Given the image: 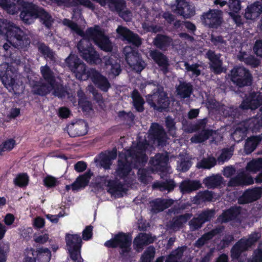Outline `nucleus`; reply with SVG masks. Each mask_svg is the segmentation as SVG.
I'll return each instance as SVG.
<instances>
[{"mask_svg":"<svg viewBox=\"0 0 262 262\" xmlns=\"http://www.w3.org/2000/svg\"><path fill=\"white\" fill-rule=\"evenodd\" d=\"M28 177L27 174L22 173L18 174L14 179V182L16 185L19 187L26 186L28 183Z\"/></svg>","mask_w":262,"mask_h":262,"instance_id":"69168bd1","label":"nucleus"},{"mask_svg":"<svg viewBox=\"0 0 262 262\" xmlns=\"http://www.w3.org/2000/svg\"><path fill=\"white\" fill-rule=\"evenodd\" d=\"M172 10L184 17H191L195 13L194 7L185 0H178L177 6L172 7Z\"/></svg>","mask_w":262,"mask_h":262,"instance_id":"412c9836","label":"nucleus"},{"mask_svg":"<svg viewBox=\"0 0 262 262\" xmlns=\"http://www.w3.org/2000/svg\"><path fill=\"white\" fill-rule=\"evenodd\" d=\"M240 213L239 207H233L225 211L219 217V222L221 223L227 222L230 220L236 218Z\"/></svg>","mask_w":262,"mask_h":262,"instance_id":"4c0bfd02","label":"nucleus"},{"mask_svg":"<svg viewBox=\"0 0 262 262\" xmlns=\"http://www.w3.org/2000/svg\"><path fill=\"white\" fill-rule=\"evenodd\" d=\"M261 193L262 188L260 187L248 189L238 199V202L241 204L252 202L259 199Z\"/></svg>","mask_w":262,"mask_h":262,"instance_id":"b1692460","label":"nucleus"},{"mask_svg":"<svg viewBox=\"0 0 262 262\" xmlns=\"http://www.w3.org/2000/svg\"><path fill=\"white\" fill-rule=\"evenodd\" d=\"M258 117H254L240 123L232 134L233 139L238 142L246 136V132L248 129H251L253 132H256L259 129L261 126H258Z\"/></svg>","mask_w":262,"mask_h":262,"instance_id":"1a4fd4ad","label":"nucleus"},{"mask_svg":"<svg viewBox=\"0 0 262 262\" xmlns=\"http://www.w3.org/2000/svg\"><path fill=\"white\" fill-rule=\"evenodd\" d=\"M262 103V94L259 92H251L246 96L241 103L242 109L255 110Z\"/></svg>","mask_w":262,"mask_h":262,"instance_id":"f3484780","label":"nucleus"},{"mask_svg":"<svg viewBox=\"0 0 262 262\" xmlns=\"http://www.w3.org/2000/svg\"><path fill=\"white\" fill-rule=\"evenodd\" d=\"M155 237L150 235L146 233H140L135 239L133 242V246L138 252H140L143 247L148 244L152 243Z\"/></svg>","mask_w":262,"mask_h":262,"instance_id":"bb28decb","label":"nucleus"},{"mask_svg":"<svg viewBox=\"0 0 262 262\" xmlns=\"http://www.w3.org/2000/svg\"><path fill=\"white\" fill-rule=\"evenodd\" d=\"M77 96L79 98L78 104L82 108L83 111L89 112L92 110V104L85 99L83 92L79 90L77 92Z\"/></svg>","mask_w":262,"mask_h":262,"instance_id":"a18cd8bd","label":"nucleus"},{"mask_svg":"<svg viewBox=\"0 0 262 262\" xmlns=\"http://www.w3.org/2000/svg\"><path fill=\"white\" fill-rule=\"evenodd\" d=\"M191 215L187 213L179 216L174 217L172 221L170 222L167 226L170 229L173 231H177L181 228L183 225L191 217Z\"/></svg>","mask_w":262,"mask_h":262,"instance_id":"473e14b6","label":"nucleus"},{"mask_svg":"<svg viewBox=\"0 0 262 262\" xmlns=\"http://www.w3.org/2000/svg\"><path fill=\"white\" fill-rule=\"evenodd\" d=\"M156 249L152 246L148 247L141 256V262H151L155 257Z\"/></svg>","mask_w":262,"mask_h":262,"instance_id":"3c124183","label":"nucleus"},{"mask_svg":"<svg viewBox=\"0 0 262 262\" xmlns=\"http://www.w3.org/2000/svg\"><path fill=\"white\" fill-rule=\"evenodd\" d=\"M63 24L68 27L73 32L81 36L83 35V31L78 27L76 24L74 23L72 21L68 19H64L63 20Z\"/></svg>","mask_w":262,"mask_h":262,"instance_id":"e2e57ef3","label":"nucleus"},{"mask_svg":"<svg viewBox=\"0 0 262 262\" xmlns=\"http://www.w3.org/2000/svg\"><path fill=\"white\" fill-rule=\"evenodd\" d=\"M212 198L213 195L211 191H205L198 193V194L193 198L192 202L194 204H200L206 201H210L212 200Z\"/></svg>","mask_w":262,"mask_h":262,"instance_id":"c03bdc74","label":"nucleus"},{"mask_svg":"<svg viewBox=\"0 0 262 262\" xmlns=\"http://www.w3.org/2000/svg\"><path fill=\"white\" fill-rule=\"evenodd\" d=\"M38 48L39 52L46 58L51 60H54L55 59V54L54 52L45 44H39Z\"/></svg>","mask_w":262,"mask_h":262,"instance_id":"6e6d98bb","label":"nucleus"},{"mask_svg":"<svg viewBox=\"0 0 262 262\" xmlns=\"http://www.w3.org/2000/svg\"><path fill=\"white\" fill-rule=\"evenodd\" d=\"M234 148H226L223 150L221 155L218 158L217 160L219 163H223L225 161L229 160L233 155Z\"/></svg>","mask_w":262,"mask_h":262,"instance_id":"0e129e2a","label":"nucleus"},{"mask_svg":"<svg viewBox=\"0 0 262 262\" xmlns=\"http://www.w3.org/2000/svg\"><path fill=\"white\" fill-rule=\"evenodd\" d=\"M38 48L39 52L46 58L51 60H54L55 59V54L54 52L45 44H39Z\"/></svg>","mask_w":262,"mask_h":262,"instance_id":"4d7b16f0","label":"nucleus"},{"mask_svg":"<svg viewBox=\"0 0 262 262\" xmlns=\"http://www.w3.org/2000/svg\"><path fill=\"white\" fill-rule=\"evenodd\" d=\"M262 12V6L260 2H256L248 5L245 9L244 16L247 19L255 20Z\"/></svg>","mask_w":262,"mask_h":262,"instance_id":"a878e982","label":"nucleus"},{"mask_svg":"<svg viewBox=\"0 0 262 262\" xmlns=\"http://www.w3.org/2000/svg\"><path fill=\"white\" fill-rule=\"evenodd\" d=\"M116 156V150H113L107 155L105 154H101L99 156L101 165L105 169L110 168V165L112 164V160L115 159Z\"/></svg>","mask_w":262,"mask_h":262,"instance_id":"58836bf2","label":"nucleus"},{"mask_svg":"<svg viewBox=\"0 0 262 262\" xmlns=\"http://www.w3.org/2000/svg\"><path fill=\"white\" fill-rule=\"evenodd\" d=\"M0 39L8 41L3 46L6 51L11 48L10 45L24 49L30 43L28 36L20 28L6 20H0Z\"/></svg>","mask_w":262,"mask_h":262,"instance_id":"20e7f679","label":"nucleus"},{"mask_svg":"<svg viewBox=\"0 0 262 262\" xmlns=\"http://www.w3.org/2000/svg\"><path fill=\"white\" fill-rule=\"evenodd\" d=\"M222 179L220 175H213L205 178L203 183L207 188H213L221 184Z\"/></svg>","mask_w":262,"mask_h":262,"instance_id":"37998d69","label":"nucleus"},{"mask_svg":"<svg viewBox=\"0 0 262 262\" xmlns=\"http://www.w3.org/2000/svg\"><path fill=\"white\" fill-rule=\"evenodd\" d=\"M132 238L122 233L116 235L114 237L105 243V246L107 247H119L121 250V254H125L130 251L131 248Z\"/></svg>","mask_w":262,"mask_h":262,"instance_id":"9b49d317","label":"nucleus"},{"mask_svg":"<svg viewBox=\"0 0 262 262\" xmlns=\"http://www.w3.org/2000/svg\"><path fill=\"white\" fill-rule=\"evenodd\" d=\"M132 97L133 99L134 106L138 112H142L144 110V100L140 96L137 90H134L132 93Z\"/></svg>","mask_w":262,"mask_h":262,"instance_id":"49530a36","label":"nucleus"},{"mask_svg":"<svg viewBox=\"0 0 262 262\" xmlns=\"http://www.w3.org/2000/svg\"><path fill=\"white\" fill-rule=\"evenodd\" d=\"M248 262H262V249L259 248L255 250L252 257Z\"/></svg>","mask_w":262,"mask_h":262,"instance_id":"774afa93","label":"nucleus"},{"mask_svg":"<svg viewBox=\"0 0 262 262\" xmlns=\"http://www.w3.org/2000/svg\"><path fill=\"white\" fill-rule=\"evenodd\" d=\"M101 182L103 183L104 185L108 187V191L110 193L115 194L118 192H120L123 191V185L120 183H117L114 181H111L107 180V177H103L101 178Z\"/></svg>","mask_w":262,"mask_h":262,"instance_id":"c9c22d12","label":"nucleus"},{"mask_svg":"<svg viewBox=\"0 0 262 262\" xmlns=\"http://www.w3.org/2000/svg\"><path fill=\"white\" fill-rule=\"evenodd\" d=\"M92 174L90 171H88L83 174L79 176L71 185L72 189L76 191L84 188L88 185Z\"/></svg>","mask_w":262,"mask_h":262,"instance_id":"2f4dec72","label":"nucleus"},{"mask_svg":"<svg viewBox=\"0 0 262 262\" xmlns=\"http://www.w3.org/2000/svg\"><path fill=\"white\" fill-rule=\"evenodd\" d=\"M214 215V212L211 210H207L203 212L196 218L191 221L189 224L192 230H195L200 228L202 225L205 222L210 220Z\"/></svg>","mask_w":262,"mask_h":262,"instance_id":"cd10ccee","label":"nucleus"},{"mask_svg":"<svg viewBox=\"0 0 262 262\" xmlns=\"http://www.w3.org/2000/svg\"><path fill=\"white\" fill-rule=\"evenodd\" d=\"M238 58L241 61H244L246 64H250L253 67H256L259 64V61L257 59L252 56L248 55L245 52H241L238 55Z\"/></svg>","mask_w":262,"mask_h":262,"instance_id":"09e8293b","label":"nucleus"},{"mask_svg":"<svg viewBox=\"0 0 262 262\" xmlns=\"http://www.w3.org/2000/svg\"><path fill=\"white\" fill-rule=\"evenodd\" d=\"M185 247H181L172 251L167 257L165 262H179L184 252Z\"/></svg>","mask_w":262,"mask_h":262,"instance_id":"864d4df0","label":"nucleus"},{"mask_svg":"<svg viewBox=\"0 0 262 262\" xmlns=\"http://www.w3.org/2000/svg\"><path fill=\"white\" fill-rule=\"evenodd\" d=\"M210 136L212 137V142L215 143L220 141L222 139V136L216 131L204 130L199 135L192 137L191 141L195 143H200L208 139Z\"/></svg>","mask_w":262,"mask_h":262,"instance_id":"4be33fe9","label":"nucleus"},{"mask_svg":"<svg viewBox=\"0 0 262 262\" xmlns=\"http://www.w3.org/2000/svg\"><path fill=\"white\" fill-rule=\"evenodd\" d=\"M149 56L165 73L169 65L166 56L157 50H151L149 52Z\"/></svg>","mask_w":262,"mask_h":262,"instance_id":"c85d7f7f","label":"nucleus"},{"mask_svg":"<svg viewBox=\"0 0 262 262\" xmlns=\"http://www.w3.org/2000/svg\"><path fill=\"white\" fill-rule=\"evenodd\" d=\"M12 65L5 63L0 65V78L5 87L10 91L19 94L23 92V78Z\"/></svg>","mask_w":262,"mask_h":262,"instance_id":"39448f33","label":"nucleus"},{"mask_svg":"<svg viewBox=\"0 0 262 262\" xmlns=\"http://www.w3.org/2000/svg\"><path fill=\"white\" fill-rule=\"evenodd\" d=\"M40 72L47 83L45 84L41 82L30 81V84L32 87L34 94L43 96L55 89L56 85L53 73L47 65L40 67Z\"/></svg>","mask_w":262,"mask_h":262,"instance_id":"423d86ee","label":"nucleus"},{"mask_svg":"<svg viewBox=\"0 0 262 262\" xmlns=\"http://www.w3.org/2000/svg\"><path fill=\"white\" fill-rule=\"evenodd\" d=\"M93 40L102 50L110 52L112 45L104 35L103 31L98 26L90 28L86 32L85 36L78 43L77 48L82 58L89 63L98 64L101 60L99 55L90 44L89 40Z\"/></svg>","mask_w":262,"mask_h":262,"instance_id":"f03ea898","label":"nucleus"},{"mask_svg":"<svg viewBox=\"0 0 262 262\" xmlns=\"http://www.w3.org/2000/svg\"><path fill=\"white\" fill-rule=\"evenodd\" d=\"M221 231V228H216L205 234L196 242L195 244V246L200 247L203 246L207 241L212 238L214 235L220 233Z\"/></svg>","mask_w":262,"mask_h":262,"instance_id":"de8ad7c7","label":"nucleus"},{"mask_svg":"<svg viewBox=\"0 0 262 262\" xmlns=\"http://www.w3.org/2000/svg\"><path fill=\"white\" fill-rule=\"evenodd\" d=\"M192 90V86L189 83L181 82L177 88L176 91L180 97L185 98L190 96Z\"/></svg>","mask_w":262,"mask_h":262,"instance_id":"ea45409f","label":"nucleus"},{"mask_svg":"<svg viewBox=\"0 0 262 262\" xmlns=\"http://www.w3.org/2000/svg\"><path fill=\"white\" fill-rule=\"evenodd\" d=\"M254 180L251 176L247 174L244 171L241 172L230 179L228 183L229 186L249 185L253 184Z\"/></svg>","mask_w":262,"mask_h":262,"instance_id":"393cba45","label":"nucleus"},{"mask_svg":"<svg viewBox=\"0 0 262 262\" xmlns=\"http://www.w3.org/2000/svg\"><path fill=\"white\" fill-rule=\"evenodd\" d=\"M232 81L239 86L250 84L251 76L249 71L243 67H234L230 73Z\"/></svg>","mask_w":262,"mask_h":262,"instance_id":"ddd939ff","label":"nucleus"},{"mask_svg":"<svg viewBox=\"0 0 262 262\" xmlns=\"http://www.w3.org/2000/svg\"><path fill=\"white\" fill-rule=\"evenodd\" d=\"M168 161V156L167 152L158 154L152 158L150 161L151 169L152 171H160L163 175H161V178L163 177L165 173H170L171 168L168 166L167 162Z\"/></svg>","mask_w":262,"mask_h":262,"instance_id":"2eb2a0df","label":"nucleus"},{"mask_svg":"<svg viewBox=\"0 0 262 262\" xmlns=\"http://www.w3.org/2000/svg\"><path fill=\"white\" fill-rule=\"evenodd\" d=\"M65 62L77 79L85 80L90 78V70L86 71L85 64L76 55L70 54L66 58Z\"/></svg>","mask_w":262,"mask_h":262,"instance_id":"0eeeda50","label":"nucleus"},{"mask_svg":"<svg viewBox=\"0 0 262 262\" xmlns=\"http://www.w3.org/2000/svg\"><path fill=\"white\" fill-rule=\"evenodd\" d=\"M66 241L67 249L73 262H83L80 254L82 241L80 236L67 234Z\"/></svg>","mask_w":262,"mask_h":262,"instance_id":"6e6552de","label":"nucleus"},{"mask_svg":"<svg viewBox=\"0 0 262 262\" xmlns=\"http://www.w3.org/2000/svg\"><path fill=\"white\" fill-rule=\"evenodd\" d=\"M16 145L15 141L13 139H9L0 144V155L3 152L9 151L12 150Z\"/></svg>","mask_w":262,"mask_h":262,"instance_id":"13d9d810","label":"nucleus"},{"mask_svg":"<svg viewBox=\"0 0 262 262\" xmlns=\"http://www.w3.org/2000/svg\"><path fill=\"white\" fill-rule=\"evenodd\" d=\"M111 3L108 7L111 11L117 12L126 21L130 19V12L126 10L125 4L123 1L113 0Z\"/></svg>","mask_w":262,"mask_h":262,"instance_id":"aec40b11","label":"nucleus"},{"mask_svg":"<svg viewBox=\"0 0 262 262\" xmlns=\"http://www.w3.org/2000/svg\"><path fill=\"white\" fill-rule=\"evenodd\" d=\"M0 6L11 14H15L22 9L20 17L26 24H31L34 19L39 17L45 26L49 28L53 21L51 16L43 9L23 0H0Z\"/></svg>","mask_w":262,"mask_h":262,"instance_id":"7ed1b4c3","label":"nucleus"},{"mask_svg":"<svg viewBox=\"0 0 262 262\" xmlns=\"http://www.w3.org/2000/svg\"><path fill=\"white\" fill-rule=\"evenodd\" d=\"M261 136H253L248 138L246 141L244 150L246 154L251 153L256 147L257 144L261 141Z\"/></svg>","mask_w":262,"mask_h":262,"instance_id":"f704fd0d","label":"nucleus"},{"mask_svg":"<svg viewBox=\"0 0 262 262\" xmlns=\"http://www.w3.org/2000/svg\"><path fill=\"white\" fill-rule=\"evenodd\" d=\"M165 122L166 127L168 129L169 134H171V136H174L176 135V127L173 120L171 117H167L166 118Z\"/></svg>","mask_w":262,"mask_h":262,"instance_id":"338daca9","label":"nucleus"},{"mask_svg":"<svg viewBox=\"0 0 262 262\" xmlns=\"http://www.w3.org/2000/svg\"><path fill=\"white\" fill-rule=\"evenodd\" d=\"M260 237L259 232L252 233L248 239H241L232 248L231 250L232 257L238 259L241 253L251 247Z\"/></svg>","mask_w":262,"mask_h":262,"instance_id":"f8f14e48","label":"nucleus"},{"mask_svg":"<svg viewBox=\"0 0 262 262\" xmlns=\"http://www.w3.org/2000/svg\"><path fill=\"white\" fill-rule=\"evenodd\" d=\"M104 70L109 76H118L121 72L120 60L115 56L104 58Z\"/></svg>","mask_w":262,"mask_h":262,"instance_id":"a211bd4d","label":"nucleus"},{"mask_svg":"<svg viewBox=\"0 0 262 262\" xmlns=\"http://www.w3.org/2000/svg\"><path fill=\"white\" fill-rule=\"evenodd\" d=\"M191 166V163L187 155H180L179 160L178 161L177 166L179 171L185 172L188 170Z\"/></svg>","mask_w":262,"mask_h":262,"instance_id":"a19ab883","label":"nucleus"},{"mask_svg":"<svg viewBox=\"0 0 262 262\" xmlns=\"http://www.w3.org/2000/svg\"><path fill=\"white\" fill-rule=\"evenodd\" d=\"M148 142L146 139L144 141H139L136 146L133 145L130 149L125 150L119 155L118 167L116 171V176L123 179L127 182L132 179L134 173L132 168L138 167L145 163L147 157L145 154L147 147L151 143L157 142L158 145H163L166 141V134L161 126L157 123L151 125L148 136Z\"/></svg>","mask_w":262,"mask_h":262,"instance_id":"f257e3e1","label":"nucleus"},{"mask_svg":"<svg viewBox=\"0 0 262 262\" xmlns=\"http://www.w3.org/2000/svg\"><path fill=\"white\" fill-rule=\"evenodd\" d=\"M201 184L198 181L185 180L180 185V189L183 193H188L201 187Z\"/></svg>","mask_w":262,"mask_h":262,"instance_id":"e433bc0d","label":"nucleus"},{"mask_svg":"<svg viewBox=\"0 0 262 262\" xmlns=\"http://www.w3.org/2000/svg\"><path fill=\"white\" fill-rule=\"evenodd\" d=\"M246 169L252 173H256L257 171L261 170L260 173L255 178V181L256 183L262 182V158L253 159L248 162Z\"/></svg>","mask_w":262,"mask_h":262,"instance_id":"c756f323","label":"nucleus"},{"mask_svg":"<svg viewBox=\"0 0 262 262\" xmlns=\"http://www.w3.org/2000/svg\"><path fill=\"white\" fill-rule=\"evenodd\" d=\"M173 200L171 199H157L150 202L152 210L154 212L161 211L169 207L173 204Z\"/></svg>","mask_w":262,"mask_h":262,"instance_id":"72a5a7b5","label":"nucleus"},{"mask_svg":"<svg viewBox=\"0 0 262 262\" xmlns=\"http://www.w3.org/2000/svg\"><path fill=\"white\" fill-rule=\"evenodd\" d=\"M201 19L205 25L211 28H217L223 22V13L220 10H210L203 14Z\"/></svg>","mask_w":262,"mask_h":262,"instance_id":"dca6fc26","label":"nucleus"},{"mask_svg":"<svg viewBox=\"0 0 262 262\" xmlns=\"http://www.w3.org/2000/svg\"><path fill=\"white\" fill-rule=\"evenodd\" d=\"M9 250L8 243L0 242V262H6Z\"/></svg>","mask_w":262,"mask_h":262,"instance_id":"052dcab7","label":"nucleus"},{"mask_svg":"<svg viewBox=\"0 0 262 262\" xmlns=\"http://www.w3.org/2000/svg\"><path fill=\"white\" fill-rule=\"evenodd\" d=\"M147 103L155 110L162 111L167 108L169 104L168 97L162 89H157L152 94L146 96Z\"/></svg>","mask_w":262,"mask_h":262,"instance_id":"9d476101","label":"nucleus"},{"mask_svg":"<svg viewBox=\"0 0 262 262\" xmlns=\"http://www.w3.org/2000/svg\"><path fill=\"white\" fill-rule=\"evenodd\" d=\"M37 256L40 262H49L51 257V251L47 248H39L37 251Z\"/></svg>","mask_w":262,"mask_h":262,"instance_id":"5fc2aeb1","label":"nucleus"},{"mask_svg":"<svg viewBox=\"0 0 262 262\" xmlns=\"http://www.w3.org/2000/svg\"><path fill=\"white\" fill-rule=\"evenodd\" d=\"M184 65L188 74L192 78L196 77L200 74V70L198 69V64L189 65L187 62H185Z\"/></svg>","mask_w":262,"mask_h":262,"instance_id":"680f3d73","label":"nucleus"},{"mask_svg":"<svg viewBox=\"0 0 262 262\" xmlns=\"http://www.w3.org/2000/svg\"><path fill=\"white\" fill-rule=\"evenodd\" d=\"M126 60L129 66L137 72H140L145 67V62L140 58L138 53L135 52L130 46L124 48Z\"/></svg>","mask_w":262,"mask_h":262,"instance_id":"4468645a","label":"nucleus"},{"mask_svg":"<svg viewBox=\"0 0 262 262\" xmlns=\"http://www.w3.org/2000/svg\"><path fill=\"white\" fill-rule=\"evenodd\" d=\"M152 187L155 188H159L161 191L168 190V191L173 189L174 187V182L172 180L166 181L165 182H155Z\"/></svg>","mask_w":262,"mask_h":262,"instance_id":"603ef678","label":"nucleus"},{"mask_svg":"<svg viewBox=\"0 0 262 262\" xmlns=\"http://www.w3.org/2000/svg\"><path fill=\"white\" fill-rule=\"evenodd\" d=\"M206 55L210 61V67L215 73L218 74L224 71L222 61L220 59V55H216L214 52L209 51Z\"/></svg>","mask_w":262,"mask_h":262,"instance_id":"7c9ffc66","label":"nucleus"},{"mask_svg":"<svg viewBox=\"0 0 262 262\" xmlns=\"http://www.w3.org/2000/svg\"><path fill=\"white\" fill-rule=\"evenodd\" d=\"M211 41L215 46H217L221 50L227 49L230 43L229 39H224L222 36H214L213 35L211 36Z\"/></svg>","mask_w":262,"mask_h":262,"instance_id":"8fccbe9b","label":"nucleus"},{"mask_svg":"<svg viewBox=\"0 0 262 262\" xmlns=\"http://www.w3.org/2000/svg\"><path fill=\"white\" fill-rule=\"evenodd\" d=\"M216 163V160L213 157H209L208 158L203 159L201 161L197 164L198 168H203L206 169H210L213 167Z\"/></svg>","mask_w":262,"mask_h":262,"instance_id":"bf43d9fd","label":"nucleus"},{"mask_svg":"<svg viewBox=\"0 0 262 262\" xmlns=\"http://www.w3.org/2000/svg\"><path fill=\"white\" fill-rule=\"evenodd\" d=\"M117 32L122 37L123 40H126L128 42L132 43L137 47L141 44V40L139 37L126 28L119 26L117 29Z\"/></svg>","mask_w":262,"mask_h":262,"instance_id":"5701e85b","label":"nucleus"},{"mask_svg":"<svg viewBox=\"0 0 262 262\" xmlns=\"http://www.w3.org/2000/svg\"><path fill=\"white\" fill-rule=\"evenodd\" d=\"M171 42V39L167 36L158 35L154 41V45L158 48L165 50Z\"/></svg>","mask_w":262,"mask_h":262,"instance_id":"79ce46f5","label":"nucleus"},{"mask_svg":"<svg viewBox=\"0 0 262 262\" xmlns=\"http://www.w3.org/2000/svg\"><path fill=\"white\" fill-rule=\"evenodd\" d=\"M89 76L93 82L102 91L107 92L111 87L107 79L95 69L90 70Z\"/></svg>","mask_w":262,"mask_h":262,"instance_id":"6ab92c4d","label":"nucleus"}]
</instances>
